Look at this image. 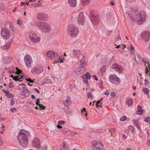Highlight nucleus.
<instances>
[{"label":"nucleus","instance_id":"nucleus-12","mask_svg":"<svg viewBox=\"0 0 150 150\" xmlns=\"http://www.w3.org/2000/svg\"><path fill=\"white\" fill-rule=\"evenodd\" d=\"M48 57L51 59H55L58 57V54L53 51H50L46 53Z\"/></svg>","mask_w":150,"mask_h":150},{"label":"nucleus","instance_id":"nucleus-47","mask_svg":"<svg viewBox=\"0 0 150 150\" xmlns=\"http://www.w3.org/2000/svg\"><path fill=\"white\" fill-rule=\"evenodd\" d=\"M51 81L50 79H47L45 81V83H51Z\"/></svg>","mask_w":150,"mask_h":150},{"label":"nucleus","instance_id":"nucleus-43","mask_svg":"<svg viewBox=\"0 0 150 150\" xmlns=\"http://www.w3.org/2000/svg\"><path fill=\"white\" fill-rule=\"evenodd\" d=\"M10 104L11 105H14L15 102L14 99L13 98L11 99V100Z\"/></svg>","mask_w":150,"mask_h":150},{"label":"nucleus","instance_id":"nucleus-5","mask_svg":"<svg viewBox=\"0 0 150 150\" xmlns=\"http://www.w3.org/2000/svg\"><path fill=\"white\" fill-rule=\"evenodd\" d=\"M29 37L32 42L35 43L39 42L41 39L40 38L37 36L36 34L33 31L29 33Z\"/></svg>","mask_w":150,"mask_h":150},{"label":"nucleus","instance_id":"nucleus-45","mask_svg":"<svg viewBox=\"0 0 150 150\" xmlns=\"http://www.w3.org/2000/svg\"><path fill=\"white\" fill-rule=\"evenodd\" d=\"M66 122L64 121L61 120L58 121V123L59 125H63Z\"/></svg>","mask_w":150,"mask_h":150},{"label":"nucleus","instance_id":"nucleus-48","mask_svg":"<svg viewBox=\"0 0 150 150\" xmlns=\"http://www.w3.org/2000/svg\"><path fill=\"white\" fill-rule=\"evenodd\" d=\"M14 86L12 83L11 82L9 83L8 87L10 88H12Z\"/></svg>","mask_w":150,"mask_h":150},{"label":"nucleus","instance_id":"nucleus-37","mask_svg":"<svg viewBox=\"0 0 150 150\" xmlns=\"http://www.w3.org/2000/svg\"><path fill=\"white\" fill-rule=\"evenodd\" d=\"M118 65L116 64H115L112 65V68L113 69H117V67H118Z\"/></svg>","mask_w":150,"mask_h":150},{"label":"nucleus","instance_id":"nucleus-1","mask_svg":"<svg viewBox=\"0 0 150 150\" xmlns=\"http://www.w3.org/2000/svg\"><path fill=\"white\" fill-rule=\"evenodd\" d=\"M29 133L23 130H21L17 137L20 145L23 147L26 146L28 144L27 137Z\"/></svg>","mask_w":150,"mask_h":150},{"label":"nucleus","instance_id":"nucleus-63","mask_svg":"<svg viewBox=\"0 0 150 150\" xmlns=\"http://www.w3.org/2000/svg\"><path fill=\"white\" fill-rule=\"evenodd\" d=\"M57 127L59 129H60L62 128V126L59 125L57 126Z\"/></svg>","mask_w":150,"mask_h":150},{"label":"nucleus","instance_id":"nucleus-35","mask_svg":"<svg viewBox=\"0 0 150 150\" xmlns=\"http://www.w3.org/2000/svg\"><path fill=\"white\" fill-rule=\"evenodd\" d=\"M129 129L131 131L132 133H133L134 132V128L132 126L129 127Z\"/></svg>","mask_w":150,"mask_h":150},{"label":"nucleus","instance_id":"nucleus-25","mask_svg":"<svg viewBox=\"0 0 150 150\" xmlns=\"http://www.w3.org/2000/svg\"><path fill=\"white\" fill-rule=\"evenodd\" d=\"M26 86L24 84H20L18 86V90L21 92H22V91H23L26 88Z\"/></svg>","mask_w":150,"mask_h":150},{"label":"nucleus","instance_id":"nucleus-19","mask_svg":"<svg viewBox=\"0 0 150 150\" xmlns=\"http://www.w3.org/2000/svg\"><path fill=\"white\" fill-rule=\"evenodd\" d=\"M16 69L17 71L16 72V73L18 75V76H15L14 77H13V79L15 81H19L21 79L20 78H18V77L19 76L18 74L20 73L22 74V71L17 67H16Z\"/></svg>","mask_w":150,"mask_h":150},{"label":"nucleus","instance_id":"nucleus-34","mask_svg":"<svg viewBox=\"0 0 150 150\" xmlns=\"http://www.w3.org/2000/svg\"><path fill=\"white\" fill-rule=\"evenodd\" d=\"M48 147L47 145H44L42 146L40 150H47Z\"/></svg>","mask_w":150,"mask_h":150},{"label":"nucleus","instance_id":"nucleus-17","mask_svg":"<svg viewBox=\"0 0 150 150\" xmlns=\"http://www.w3.org/2000/svg\"><path fill=\"white\" fill-rule=\"evenodd\" d=\"M37 19L39 21L46 20L47 18V15L44 13H39L37 16Z\"/></svg>","mask_w":150,"mask_h":150},{"label":"nucleus","instance_id":"nucleus-36","mask_svg":"<svg viewBox=\"0 0 150 150\" xmlns=\"http://www.w3.org/2000/svg\"><path fill=\"white\" fill-rule=\"evenodd\" d=\"M116 129L115 128H114L113 129H111L109 130V132H111V134L112 135V133H114L115 132L116 130Z\"/></svg>","mask_w":150,"mask_h":150},{"label":"nucleus","instance_id":"nucleus-42","mask_svg":"<svg viewBox=\"0 0 150 150\" xmlns=\"http://www.w3.org/2000/svg\"><path fill=\"white\" fill-rule=\"evenodd\" d=\"M40 107L39 109L40 110L44 109H45V107L42 104H40L39 105Z\"/></svg>","mask_w":150,"mask_h":150},{"label":"nucleus","instance_id":"nucleus-9","mask_svg":"<svg viewBox=\"0 0 150 150\" xmlns=\"http://www.w3.org/2000/svg\"><path fill=\"white\" fill-rule=\"evenodd\" d=\"M92 144L94 150H102L104 147L103 144L100 142L94 141L92 142Z\"/></svg>","mask_w":150,"mask_h":150},{"label":"nucleus","instance_id":"nucleus-61","mask_svg":"<svg viewBox=\"0 0 150 150\" xmlns=\"http://www.w3.org/2000/svg\"><path fill=\"white\" fill-rule=\"evenodd\" d=\"M131 47H130V49L131 50H134V47L132 45H130Z\"/></svg>","mask_w":150,"mask_h":150},{"label":"nucleus","instance_id":"nucleus-53","mask_svg":"<svg viewBox=\"0 0 150 150\" xmlns=\"http://www.w3.org/2000/svg\"><path fill=\"white\" fill-rule=\"evenodd\" d=\"M2 91L3 92L5 93L6 95V94H7V93H8V92H9L8 91H6V90H4V89H2Z\"/></svg>","mask_w":150,"mask_h":150},{"label":"nucleus","instance_id":"nucleus-31","mask_svg":"<svg viewBox=\"0 0 150 150\" xmlns=\"http://www.w3.org/2000/svg\"><path fill=\"white\" fill-rule=\"evenodd\" d=\"M134 124L135 125H136V127H137V128L138 129H139V131H141V127H140V125H139V123L137 122H136L134 123Z\"/></svg>","mask_w":150,"mask_h":150},{"label":"nucleus","instance_id":"nucleus-15","mask_svg":"<svg viewBox=\"0 0 150 150\" xmlns=\"http://www.w3.org/2000/svg\"><path fill=\"white\" fill-rule=\"evenodd\" d=\"M40 142V140L37 138H35L32 142V145L38 149H40L41 146Z\"/></svg>","mask_w":150,"mask_h":150},{"label":"nucleus","instance_id":"nucleus-56","mask_svg":"<svg viewBox=\"0 0 150 150\" xmlns=\"http://www.w3.org/2000/svg\"><path fill=\"white\" fill-rule=\"evenodd\" d=\"M27 81H29L30 83H33V81L32 80H31V79L29 78L28 79H27Z\"/></svg>","mask_w":150,"mask_h":150},{"label":"nucleus","instance_id":"nucleus-22","mask_svg":"<svg viewBox=\"0 0 150 150\" xmlns=\"http://www.w3.org/2000/svg\"><path fill=\"white\" fill-rule=\"evenodd\" d=\"M30 91L28 90L26 88L24 91L21 92L20 93L21 95H23L24 96L27 97L30 95Z\"/></svg>","mask_w":150,"mask_h":150},{"label":"nucleus","instance_id":"nucleus-2","mask_svg":"<svg viewBox=\"0 0 150 150\" xmlns=\"http://www.w3.org/2000/svg\"><path fill=\"white\" fill-rule=\"evenodd\" d=\"M35 24L42 32L49 33L51 31V28L50 25L47 23L37 21L35 23Z\"/></svg>","mask_w":150,"mask_h":150},{"label":"nucleus","instance_id":"nucleus-4","mask_svg":"<svg viewBox=\"0 0 150 150\" xmlns=\"http://www.w3.org/2000/svg\"><path fill=\"white\" fill-rule=\"evenodd\" d=\"M90 18L91 21L95 25H97L99 22V19L97 11H94L90 13Z\"/></svg>","mask_w":150,"mask_h":150},{"label":"nucleus","instance_id":"nucleus-52","mask_svg":"<svg viewBox=\"0 0 150 150\" xmlns=\"http://www.w3.org/2000/svg\"><path fill=\"white\" fill-rule=\"evenodd\" d=\"M104 94L105 95H109V91L108 90L106 91L105 92Z\"/></svg>","mask_w":150,"mask_h":150},{"label":"nucleus","instance_id":"nucleus-50","mask_svg":"<svg viewBox=\"0 0 150 150\" xmlns=\"http://www.w3.org/2000/svg\"><path fill=\"white\" fill-rule=\"evenodd\" d=\"M110 95L112 97H114L115 96V93L113 92H112L110 93Z\"/></svg>","mask_w":150,"mask_h":150},{"label":"nucleus","instance_id":"nucleus-16","mask_svg":"<svg viewBox=\"0 0 150 150\" xmlns=\"http://www.w3.org/2000/svg\"><path fill=\"white\" fill-rule=\"evenodd\" d=\"M141 37L145 42L148 41L150 38V33L149 32L144 31L141 34Z\"/></svg>","mask_w":150,"mask_h":150},{"label":"nucleus","instance_id":"nucleus-44","mask_svg":"<svg viewBox=\"0 0 150 150\" xmlns=\"http://www.w3.org/2000/svg\"><path fill=\"white\" fill-rule=\"evenodd\" d=\"M127 118L126 116H124L122 117H121L120 118V120L122 121H124Z\"/></svg>","mask_w":150,"mask_h":150},{"label":"nucleus","instance_id":"nucleus-54","mask_svg":"<svg viewBox=\"0 0 150 150\" xmlns=\"http://www.w3.org/2000/svg\"><path fill=\"white\" fill-rule=\"evenodd\" d=\"M83 81L84 82L87 84L88 82V79H86V78H83Z\"/></svg>","mask_w":150,"mask_h":150},{"label":"nucleus","instance_id":"nucleus-39","mask_svg":"<svg viewBox=\"0 0 150 150\" xmlns=\"http://www.w3.org/2000/svg\"><path fill=\"white\" fill-rule=\"evenodd\" d=\"M6 96L8 97V98H11L13 97V95L11 94H10L9 93V92L8 93H7L6 94Z\"/></svg>","mask_w":150,"mask_h":150},{"label":"nucleus","instance_id":"nucleus-18","mask_svg":"<svg viewBox=\"0 0 150 150\" xmlns=\"http://www.w3.org/2000/svg\"><path fill=\"white\" fill-rule=\"evenodd\" d=\"M11 43V41H8L6 44L1 46V48L3 50H8L10 48Z\"/></svg>","mask_w":150,"mask_h":150},{"label":"nucleus","instance_id":"nucleus-29","mask_svg":"<svg viewBox=\"0 0 150 150\" xmlns=\"http://www.w3.org/2000/svg\"><path fill=\"white\" fill-rule=\"evenodd\" d=\"M87 96L88 98L92 99L93 98V94L91 92H88L86 93Z\"/></svg>","mask_w":150,"mask_h":150},{"label":"nucleus","instance_id":"nucleus-11","mask_svg":"<svg viewBox=\"0 0 150 150\" xmlns=\"http://www.w3.org/2000/svg\"><path fill=\"white\" fill-rule=\"evenodd\" d=\"M1 36L5 39L8 40L10 36L9 30L5 28H2L1 32Z\"/></svg>","mask_w":150,"mask_h":150},{"label":"nucleus","instance_id":"nucleus-8","mask_svg":"<svg viewBox=\"0 0 150 150\" xmlns=\"http://www.w3.org/2000/svg\"><path fill=\"white\" fill-rule=\"evenodd\" d=\"M44 70L43 67L41 65L36 66L31 69L32 73L34 74H38L42 72Z\"/></svg>","mask_w":150,"mask_h":150},{"label":"nucleus","instance_id":"nucleus-38","mask_svg":"<svg viewBox=\"0 0 150 150\" xmlns=\"http://www.w3.org/2000/svg\"><path fill=\"white\" fill-rule=\"evenodd\" d=\"M102 100V99H101L100 100L98 101L97 102L96 105L97 106V107H101V106L100 105V101Z\"/></svg>","mask_w":150,"mask_h":150},{"label":"nucleus","instance_id":"nucleus-58","mask_svg":"<svg viewBox=\"0 0 150 150\" xmlns=\"http://www.w3.org/2000/svg\"><path fill=\"white\" fill-rule=\"evenodd\" d=\"M16 109L15 108H12L10 109V111L11 112H13L15 111H16Z\"/></svg>","mask_w":150,"mask_h":150},{"label":"nucleus","instance_id":"nucleus-21","mask_svg":"<svg viewBox=\"0 0 150 150\" xmlns=\"http://www.w3.org/2000/svg\"><path fill=\"white\" fill-rule=\"evenodd\" d=\"M69 4L71 7H74L76 5V0H67Z\"/></svg>","mask_w":150,"mask_h":150},{"label":"nucleus","instance_id":"nucleus-13","mask_svg":"<svg viewBox=\"0 0 150 150\" xmlns=\"http://www.w3.org/2000/svg\"><path fill=\"white\" fill-rule=\"evenodd\" d=\"M25 65L28 67H31V64L32 62V59L29 55H26L24 58Z\"/></svg>","mask_w":150,"mask_h":150},{"label":"nucleus","instance_id":"nucleus-49","mask_svg":"<svg viewBox=\"0 0 150 150\" xmlns=\"http://www.w3.org/2000/svg\"><path fill=\"white\" fill-rule=\"evenodd\" d=\"M17 23L19 25H22V21L19 19H18L17 21Z\"/></svg>","mask_w":150,"mask_h":150},{"label":"nucleus","instance_id":"nucleus-33","mask_svg":"<svg viewBox=\"0 0 150 150\" xmlns=\"http://www.w3.org/2000/svg\"><path fill=\"white\" fill-rule=\"evenodd\" d=\"M143 92L145 94H147L149 92V90L147 88H144L143 89Z\"/></svg>","mask_w":150,"mask_h":150},{"label":"nucleus","instance_id":"nucleus-55","mask_svg":"<svg viewBox=\"0 0 150 150\" xmlns=\"http://www.w3.org/2000/svg\"><path fill=\"white\" fill-rule=\"evenodd\" d=\"M34 90L36 91L38 93H40V91L37 88H34Z\"/></svg>","mask_w":150,"mask_h":150},{"label":"nucleus","instance_id":"nucleus-30","mask_svg":"<svg viewBox=\"0 0 150 150\" xmlns=\"http://www.w3.org/2000/svg\"><path fill=\"white\" fill-rule=\"evenodd\" d=\"M61 145L62 148L65 149L68 147V143L66 142H64L61 144Z\"/></svg>","mask_w":150,"mask_h":150},{"label":"nucleus","instance_id":"nucleus-64","mask_svg":"<svg viewBox=\"0 0 150 150\" xmlns=\"http://www.w3.org/2000/svg\"><path fill=\"white\" fill-rule=\"evenodd\" d=\"M147 144L149 146L150 145V140H149L148 141Z\"/></svg>","mask_w":150,"mask_h":150},{"label":"nucleus","instance_id":"nucleus-32","mask_svg":"<svg viewBox=\"0 0 150 150\" xmlns=\"http://www.w3.org/2000/svg\"><path fill=\"white\" fill-rule=\"evenodd\" d=\"M111 14L110 12H108L106 14V19L107 20H109L111 18Z\"/></svg>","mask_w":150,"mask_h":150},{"label":"nucleus","instance_id":"nucleus-24","mask_svg":"<svg viewBox=\"0 0 150 150\" xmlns=\"http://www.w3.org/2000/svg\"><path fill=\"white\" fill-rule=\"evenodd\" d=\"M135 60L138 64H140L142 62V59L139 55L137 54L134 57Z\"/></svg>","mask_w":150,"mask_h":150},{"label":"nucleus","instance_id":"nucleus-41","mask_svg":"<svg viewBox=\"0 0 150 150\" xmlns=\"http://www.w3.org/2000/svg\"><path fill=\"white\" fill-rule=\"evenodd\" d=\"M117 70L121 71L123 70L124 69L121 66L118 65Z\"/></svg>","mask_w":150,"mask_h":150},{"label":"nucleus","instance_id":"nucleus-23","mask_svg":"<svg viewBox=\"0 0 150 150\" xmlns=\"http://www.w3.org/2000/svg\"><path fill=\"white\" fill-rule=\"evenodd\" d=\"M71 103V98L70 97L68 96L66 100L63 102L64 105L67 106H69Z\"/></svg>","mask_w":150,"mask_h":150},{"label":"nucleus","instance_id":"nucleus-3","mask_svg":"<svg viewBox=\"0 0 150 150\" xmlns=\"http://www.w3.org/2000/svg\"><path fill=\"white\" fill-rule=\"evenodd\" d=\"M68 33L72 37H74L79 33V31L78 28L73 25H70L68 28Z\"/></svg>","mask_w":150,"mask_h":150},{"label":"nucleus","instance_id":"nucleus-40","mask_svg":"<svg viewBox=\"0 0 150 150\" xmlns=\"http://www.w3.org/2000/svg\"><path fill=\"white\" fill-rule=\"evenodd\" d=\"M144 121L146 122H149L150 124V117H147L145 118Z\"/></svg>","mask_w":150,"mask_h":150},{"label":"nucleus","instance_id":"nucleus-26","mask_svg":"<svg viewBox=\"0 0 150 150\" xmlns=\"http://www.w3.org/2000/svg\"><path fill=\"white\" fill-rule=\"evenodd\" d=\"M73 54L79 58L81 56V53L80 51L77 50H74L73 51Z\"/></svg>","mask_w":150,"mask_h":150},{"label":"nucleus","instance_id":"nucleus-59","mask_svg":"<svg viewBox=\"0 0 150 150\" xmlns=\"http://www.w3.org/2000/svg\"><path fill=\"white\" fill-rule=\"evenodd\" d=\"M40 99H38L37 100V102H36V104L38 105H39L40 104L39 103L40 102L39 101Z\"/></svg>","mask_w":150,"mask_h":150},{"label":"nucleus","instance_id":"nucleus-60","mask_svg":"<svg viewBox=\"0 0 150 150\" xmlns=\"http://www.w3.org/2000/svg\"><path fill=\"white\" fill-rule=\"evenodd\" d=\"M93 77H94V78H95V80L96 81H98V78L97 77V76H96V75H93Z\"/></svg>","mask_w":150,"mask_h":150},{"label":"nucleus","instance_id":"nucleus-28","mask_svg":"<svg viewBox=\"0 0 150 150\" xmlns=\"http://www.w3.org/2000/svg\"><path fill=\"white\" fill-rule=\"evenodd\" d=\"M82 76L83 78H86L87 79H90L91 77L90 74L88 72L86 74H84Z\"/></svg>","mask_w":150,"mask_h":150},{"label":"nucleus","instance_id":"nucleus-20","mask_svg":"<svg viewBox=\"0 0 150 150\" xmlns=\"http://www.w3.org/2000/svg\"><path fill=\"white\" fill-rule=\"evenodd\" d=\"M133 103V100L131 98L128 97L126 99V104H127L128 106H131Z\"/></svg>","mask_w":150,"mask_h":150},{"label":"nucleus","instance_id":"nucleus-57","mask_svg":"<svg viewBox=\"0 0 150 150\" xmlns=\"http://www.w3.org/2000/svg\"><path fill=\"white\" fill-rule=\"evenodd\" d=\"M132 11L134 13H136L137 11V10L136 9H135L134 8H133L132 9Z\"/></svg>","mask_w":150,"mask_h":150},{"label":"nucleus","instance_id":"nucleus-6","mask_svg":"<svg viewBox=\"0 0 150 150\" xmlns=\"http://www.w3.org/2000/svg\"><path fill=\"white\" fill-rule=\"evenodd\" d=\"M86 65L85 63L84 62V59L83 57V59L80 61V64L79 65V67L76 69L75 70V72L76 73V74L78 75L80 74H81L83 72L82 69H81V67H84Z\"/></svg>","mask_w":150,"mask_h":150},{"label":"nucleus","instance_id":"nucleus-14","mask_svg":"<svg viewBox=\"0 0 150 150\" xmlns=\"http://www.w3.org/2000/svg\"><path fill=\"white\" fill-rule=\"evenodd\" d=\"M146 14L145 12L143 11H141L140 13L139 17L140 19L137 21V23L139 25L141 24L145 19Z\"/></svg>","mask_w":150,"mask_h":150},{"label":"nucleus","instance_id":"nucleus-51","mask_svg":"<svg viewBox=\"0 0 150 150\" xmlns=\"http://www.w3.org/2000/svg\"><path fill=\"white\" fill-rule=\"evenodd\" d=\"M149 63L147 60L144 61V65L146 67H147Z\"/></svg>","mask_w":150,"mask_h":150},{"label":"nucleus","instance_id":"nucleus-62","mask_svg":"<svg viewBox=\"0 0 150 150\" xmlns=\"http://www.w3.org/2000/svg\"><path fill=\"white\" fill-rule=\"evenodd\" d=\"M31 98L33 99H35V96L33 95H31Z\"/></svg>","mask_w":150,"mask_h":150},{"label":"nucleus","instance_id":"nucleus-27","mask_svg":"<svg viewBox=\"0 0 150 150\" xmlns=\"http://www.w3.org/2000/svg\"><path fill=\"white\" fill-rule=\"evenodd\" d=\"M143 110L142 109V107L140 105H139L138 106V111H137V113L138 114H139V115L142 114V112H143Z\"/></svg>","mask_w":150,"mask_h":150},{"label":"nucleus","instance_id":"nucleus-46","mask_svg":"<svg viewBox=\"0 0 150 150\" xmlns=\"http://www.w3.org/2000/svg\"><path fill=\"white\" fill-rule=\"evenodd\" d=\"M90 0H82L83 3H85L86 4H88L90 1Z\"/></svg>","mask_w":150,"mask_h":150},{"label":"nucleus","instance_id":"nucleus-7","mask_svg":"<svg viewBox=\"0 0 150 150\" xmlns=\"http://www.w3.org/2000/svg\"><path fill=\"white\" fill-rule=\"evenodd\" d=\"M76 18L79 24L82 25L85 24V17L82 12H81L78 15L76 16Z\"/></svg>","mask_w":150,"mask_h":150},{"label":"nucleus","instance_id":"nucleus-10","mask_svg":"<svg viewBox=\"0 0 150 150\" xmlns=\"http://www.w3.org/2000/svg\"><path fill=\"white\" fill-rule=\"evenodd\" d=\"M109 80L111 83L116 85L119 84L121 81L120 78L115 74L111 75L109 76Z\"/></svg>","mask_w":150,"mask_h":150}]
</instances>
